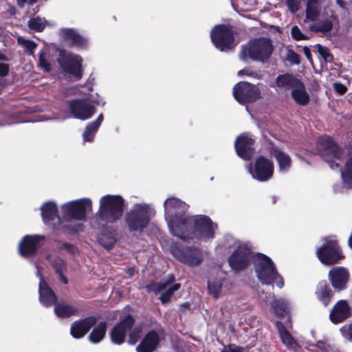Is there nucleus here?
Masks as SVG:
<instances>
[{
	"instance_id": "22",
	"label": "nucleus",
	"mask_w": 352,
	"mask_h": 352,
	"mask_svg": "<svg viewBox=\"0 0 352 352\" xmlns=\"http://www.w3.org/2000/svg\"><path fill=\"white\" fill-rule=\"evenodd\" d=\"M38 293L39 300L43 306L49 307L56 304L57 296L42 277L39 281Z\"/></svg>"
},
{
	"instance_id": "30",
	"label": "nucleus",
	"mask_w": 352,
	"mask_h": 352,
	"mask_svg": "<svg viewBox=\"0 0 352 352\" xmlns=\"http://www.w3.org/2000/svg\"><path fill=\"white\" fill-rule=\"evenodd\" d=\"M291 94L296 103L300 106L305 107L307 105L310 101L309 95L306 91L305 86L302 81L301 84H299L293 89Z\"/></svg>"
},
{
	"instance_id": "60",
	"label": "nucleus",
	"mask_w": 352,
	"mask_h": 352,
	"mask_svg": "<svg viewBox=\"0 0 352 352\" xmlns=\"http://www.w3.org/2000/svg\"><path fill=\"white\" fill-rule=\"evenodd\" d=\"M275 281H276V285L279 288L281 289L284 287V285H285L284 279H283V276L281 275H280L278 273V275L275 276Z\"/></svg>"
},
{
	"instance_id": "63",
	"label": "nucleus",
	"mask_w": 352,
	"mask_h": 352,
	"mask_svg": "<svg viewBox=\"0 0 352 352\" xmlns=\"http://www.w3.org/2000/svg\"><path fill=\"white\" fill-rule=\"evenodd\" d=\"M9 85V83L7 82L5 79H0V94L2 93L3 89Z\"/></svg>"
},
{
	"instance_id": "17",
	"label": "nucleus",
	"mask_w": 352,
	"mask_h": 352,
	"mask_svg": "<svg viewBox=\"0 0 352 352\" xmlns=\"http://www.w3.org/2000/svg\"><path fill=\"white\" fill-rule=\"evenodd\" d=\"M317 146L324 159L329 157L340 160L343 154L342 148L328 135L320 137L318 140Z\"/></svg>"
},
{
	"instance_id": "43",
	"label": "nucleus",
	"mask_w": 352,
	"mask_h": 352,
	"mask_svg": "<svg viewBox=\"0 0 352 352\" xmlns=\"http://www.w3.org/2000/svg\"><path fill=\"white\" fill-rule=\"evenodd\" d=\"M28 27L35 32H41L45 28V24L40 17L32 18L28 21Z\"/></svg>"
},
{
	"instance_id": "33",
	"label": "nucleus",
	"mask_w": 352,
	"mask_h": 352,
	"mask_svg": "<svg viewBox=\"0 0 352 352\" xmlns=\"http://www.w3.org/2000/svg\"><path fill=\"white\" fill-rule=\"evenodd\" d=\"M275 325L279 333L280 340L285 346L291 347L294 344H296L294 338L281 321H276Z\"/></svg>"
},
{
	"instance_id": "14",
	"label": "nucleus",
	"mask_w": 352,
	"mask_h": 352,
	"mask_svg": "<svg viewBox=\"0 0 352 352\" xmlns=\"http://www.w3.org/2000/svg\"><path fill=\"white\" fill-rule=\"evenodd\" d=\"M91 200L82 198L67 202L62 206L63 217L65 219L84 220L86 217L87 207L91 206Z\"/></svg>"
},
{
	"instance_id": "44",
	"label": "nucleus",
	"mask_w": 352,
	"mask_h": 352,
	"mask_svg": "<svg viewBox=\"0 0 352 352\" xmlns=\"http://www.w3.org/2000/svg\"><path fill=\"white\" fill-rule=\"evenodd\" d=\"M54 241L56 243L57 249L60 251L63 249H65L67 252H68L71 254H74V253L77 251L76 247L68 242H61L58 239H54Z\"/></svg>"
},
{
	"instance_id": "15",
	"label": "nucleus",
	"mask_w": 352,
	"mask_h": 352,
	"mask_svg": "<svg viewBox=\"0 0 352 352\" xmlns=\"http://www.w3.org/2000/svg\"><path fill=\"white\" fill-rule=\"evenodd\" d=\"M67 105L71 116L81 120L89 119L96 112V107L87 98L68 100Z\"/></svg>"
},
{
	"instance_id": "61",
	"label": "nucleus",
	"mask_w": 352,
	"mask_h": 352,
	"mask_svg": "<svg viewBox=\"0 0 352 352\" xmlns=\"http://www.w3.org/2000/svg\"><path fill=\"white\" fill-rule=\"evenodd\" d=\"M168 285V282H161L157 283V289H156L157 292L160 293V292L163 291L166 288V287Z\"/></svg>"
},
{
	"instance_id": "62",
	"label": "nucleus",
	"mask_w": 352,
	"mask_h": 352,
	"mask_svg": "<svg viewBox=\"0 0 352 352\" xmlns=\"http://www.w3.org/2000/svg\"><path fill=\"white\" fill-rule=\"evenodd\" d=\"M103 119H104L103 114L100 113L98 116V117L97 118V119L95 121L92 122V123L99 128L103 121Z\"/></svg>"
},
{
	"instance_id": "9",
	"label": "nucleus",
	"mask_w": 352,
	"mask_h": 352,
	"mask_svg": "<svg viewBox=\"0 0 352 352\" xmlns=\"http://www.w3.org/2000/svg\"><path fill=\"white\" fill-rule=\"evenodd\" d=\"M253 252L245 245H239L228 258V263L232 271L239 273L245 270L253 262Z\"/></svg>"
},
{
	"instance_id": "40",
	"label": "nucleus",
	"mask_w": 352,
	"mask_h": 352,
	"mask_svg": "<svg viewBox=\"0 0 352 352\" xmlns=\"http://www.w3.org/2000/svg\"><path fill=\"white\" fill-rule=\"evenodd\" d=\"M181 287L179 283H174L173 285L168 287V289L162 294L159 299L162 304H166L170 302L174 292L177 291Z\"/></svg>"
},
{
	"instance_id": "12",
	"label": "nucleus",
	"mask_w": 352,
	"mask_h": 352,
	"mask_svg": "<svg viewBox=\"0 0 352 352\" xmlns=\"http://www.w3.org/2000/svg\"><path fill=\"white\" fill-rule=\"evenodd\" d=\"M60 67L75 80H79L82 76V58L78 54L60 52L57 59Z\"/></svg>"
},
{
	"instance_id": "46",
	"label": "nucleus",
	"mask_w": 352,
	"mask_h": 352,
	"mask_svg": "<svg viewBox=\"0 0 352 352\" xmlns=\"http://www.w3.org/2000/svg\"><path fill=\"white\" fill-rule=\"evenodd\" d=\"M38 66L47 72H50L52 70V66L47 61L46 54L43 50L39 52Z\"/></svg>"
},
{
	"instance_id": "18",
	"label": "nucleus",
	"mask_w": 352,
	"mask_h": 352,
	"mask_svg": "<svg viewBox=\"0 0 352 352\" xmlns=\"http://www.w3.org/2000/svg\"><path fill=\"white\" fill-rule=\"evenodd\" d=\"M45 240L43 235H25L19 242V253L24 258H28L35 255L39 242Z\"/></svg>"
},
{
	"instance_id": "56",
	"label": "nucleus",
	"mask_w": 352,
	"mask_h": 352,
	"mask_svg": "<svg viewBox=\"0 0 352 352\" xmlns=\"http://www.w3.org/2000/svg\"><path fill=\"white\" fill-rule=\"evenodd\" d=\"M333 87L334 89L340 95L344 94L347 91L346 87L344 85L340 82L334 83Z\"/></svg>"
},
{
	"instance_id": "11",
	"label": "nucleus",
	"mask_w": 352,
	"mask_h": 352,
	"mask_svg": "<svg viewBox=\"0 0 352 352\" xmlns=\"http://www.w3.org/2000/svg\"><path fill=\"white\" fill-rule=\"evenodd\" d=\"M164 207L165 214L170 217V230L174 235L178 219L181 220L182 218H188L190 216L187 214L189 206L177 198L170 197L164 201Z\"/></svg>"
},
{
	"instance_id": "52",
	"label": "nucleus",
	"mask_w": 352,
	"mask_h": 352,
	"mask_svg": "<svg viewBox=\"0 0 352 352\" xmlns=\"http://www.w3.org/2000/svg\"><path fill=\"white\" fill-rule=\"evenodd\" d=\"M287 60L295 65L300 63V56L293 50H289L287 53Z\"/></svg>"
},
{
	"instance_id": "2",
	"label": "nucleus",
	"mask_w": 352,
	"mask_h": 352,
	"mask_svg": "<svg viewBox=\"0 0 352 352\" xmlns=\"http://www.w3.org/2000/svg\"><path fill=\"white\" fill-rule=\"evenodd\" d=\"M124 207L125 201L121 195H106L100 199L98 218L107 223H116L122 218Z\"/></svg>"
},
{
	"instance_id": "47",
	"label": "nucleus",
	"mask_w": 352,
	"mask_h": 352,
	"mask_svg": "<svg viewBox=\"0 0 352 352\" xmlns=\"http://www.w3.org/2000/svg\"><path fill=\"white\" fill-rule=\"evenodd\" d=\"M273 309L276 316L283 318L286 313L287 307L283 302H277L273 305Z\"/></svg>"
},
{
	"instance_id": "55",
	"label": "nucleus",
	"mask_w": 352,
	"mask_h": 352,
	"mask_svg": "<svg viewBox=\"0 0 352 352\" xmlns=\"http://www.w3.org/2000/svg\"><path fill=\"white\" fill-rule=\"evenodd\" d=\"M239 76H252L255 77L257 76V74L255 72H253L250 67H245L243 69H241L238 72Z\"/></svg>"
},
{
	"instance_id": "16",
	"label": "nucleus",
	"mask_w": 352,
	"mask_h": 352,
	"mask_svg": "<svg viewBox=\"0 0 352 352\" xmlns=\"http://www.w3.org/2000/svg\"><path fill=\"white\" fill-rule=\"evenodd\" d=\"M135 319L131 314H127L120 322L117 323L112 329L110 338L116 344L120 345L125 341L127 332L131 330L135 324Z\"/></svg>"
},
{
	"instance_id": "21",
	"label": "nucleus",
	"mask_w": 352,
	"mask_h": 352,
	"mask_svg": "<svg viewBox=\"0 0 352 352\" xmlns=\"http://www.w3.org/2000/svg\"><path fill=\"white\" fill-rule=\"evenodd\" d=\"M98 318L90 316L83 319L76 320L71 325L70 333L76 339L83 338L97 323Z\"/></svg>"
},
{
	"instance_id": "59",
	"label": "nucleus",
	"mask_w": 352,
	"mask_h": 352,
	"mask_svg": "<svg viewBox=\"0 0 352 352\" xmlns=\"http://www.w3.org/2000/svg\"><path fill=\"white\" fill-rule=\"evenodd\" d=\"M330 166V167L332 168V169H335L336 168H338L340 166V164L339 163L335 162L334 160H337L336 158H329V157H326L324 159Z\"/></svg>"
},
{
	"instance_id": "64",
	"label": "nucleus",
	"mask_w": 352,
	"mask_h": 352,
	"mask_svg": "<svg viewBox=\"0 0 352 352\" xmlns=\"http://www.w3.org/2000/svg\"><path fill=\"white\" fill-rule=\"evenodd\" d=\"M303 52H304L305 56L307 58V59L311 60V52L310 49L308 47H304Z\"/></svg>"
},
{
	"instance_id": "5",
	"label": "nucleus",
	"mask_w": 352,
	"mask_h": 352,
	"mask_svg": "<svg viewBox=\"0 0 352 352\" xmlns=\"http://www.w3.org/2000/svg\"><path fill=\"white\" fill-rule=\"evenodd\" d=\"M253 264L256 277L262 285H272L278 275L272 260L267 255L257 252L253 256Z\"/></svg>"
},
{
	"instance_id": "7",
	"label": "nucleus",
	"mask_w": 352,
	"mask_h": 352,
	"mask_svg": "<svg viewBox=\"0 0 352 352\" xmlns=\"http://www.w3.org/2000/svg\"><path fill=\"white\" fill-rule=\"evenodd\" d=\"M236 32L230 25L219 24L215 25L210 32V38L214 45L223 52L234 47V35Z\"/></svg>"
},
{
	"instance_id": "38",
	"label": "nucleus",
	"mask_w": 352,
	"mask_h": 352,
	"mask_svg": "<svg viewBox=\"0 0 352 352\" xmlns=\"http://www.w3.org/2000/svg\"><path fill=\"white\" fill-rule=\"evenodd\" d=\"M222 280H216L212 281H208V293L216 299H217L219 297V294L221 291V288L223 286Z\"/></svg>"
},
{
	"instance_id": "26",
	"label": "nucleus",
	"mask_w": 352,
	"mask_h": 352,
	"mask_svg": "<svg viewBox=\"0 0 352 352\" xmlns=\"http://www.w3.org/2000/svg\"><path fill=\"white\" fill-rule=\"evenodd\" d=\"M269 153L275 157L280 170H287L289 168L292 160L287 153L283 152L273 144L269 147Z\"/></svg>"
},
{
	"instance_id": "8",
	"label": "nucleus",
	"mask_w": 352,
	"mask_h": 352,
	"mask_svg": "<svg viewBox=\"0 0 352 352\" xmlns=\"http://www.w3.org/2000/svg\"><path fill=\"white\" fill-rule=\"evenodd\" d=\"M170 251L177 260L191 267L197 266L202 261L201 253L196 247L183 246L175 243L170 245Z\"/></svg>"
},
{
	"instance_id": "23",
	"label": "nucleus",
	"mask_w": 352,
	"mask_h": 352,
	"mask_svg": "<svg viewBox=\"0 0 352 352\" xmlns=\"http://www.w3.org/2000/svg\"><path fill=\"white\" fill-rule=\"evenodd\" d=\"M160 343V338L155 330L149 331L136 347L137 352H153Z\"/></svg>"
},
{
	"instance_id": "37",
	"label": "nucleus",
	"mask_w": 352,
	"mask_h": 352,
	"mask_svg": "<svg viewBox=\"0 0 352 352\" xmlns=\"http://www.w3.org/2000/svg\"><path fill=\"white\" fill-rule=\"evenodd\" d=\"M98 241L106 250H111L116 244V239L113 233L102 232L98 239Z\"/></svg>"
},
{
	"instance_id": "6",
	"label": "nucleus",
	"mask_w": 352,
	"mask_h": 352,
	"mask_svg": "<svg viewBox=\"0 0 352 352\" xmlns=\"http://www.w3.org/2000/svg\"><path fill=\"white\" fill-rule=\"evenodd\" d=\"M323 244L316 250V256L321 263L333 265L344 258L341 247L337 239L331 236L323 239Z\"/></svg>"
},
{
	"instance_id": "49",
	"label": "nucleus",
	"mask_w": 352,
	"mask_h": 352,
	"mask_svg": "<svg viewBox=\"0 0 352 352\" xmlns=\"http://www.w3.org/2000/svg\"><path fill=\"white\" fill-rule=\"evenodd\" d=\"M340 331L343 337L352 342V322L342 327Z\"/></svg>"
},
{
	"instance_id": "1",
	"label": "nucleus",
	"mask_w": 352,
	"mask_h": 352,
	"mask_svg": "<svg viewBox=\"0 0 352 352\" xmlns=\"http://www.w3.org/2000/svg\"><path fill=\"white\" fill-rule=\"evenodd\" d=\"M178 220L174 235L183 241L194 239L206 241L214 237L217 224L206 215H190L188 218Z\"/></svg>"
},
{
	"instance_id": "51",
	"label": "nucleus",
	"mask_w": 352,
	"mask_h": 352,
	"mask_svg": "<svg viewBox=\"0 0 352 352\" xmlns=\"http://www.w3.org/2000/svg\"><path fill=\"white\" fill-rule=\"evenodd\" d=\"M318 52L326 61L328 60L329 58H333V55L330 53L329 50L320 44L318 45Z\"/></svg>"
},
{
	"instance_id": "25",
	"label": "nucleus",
	"mask_w": 352,
	"mask_h": 352,
	"mask_svg": "<svg viewBox=\"0 0 352 352\" xmlns=\"http://www.w3.org/2000/svg\"><path fill=\"white\" fill-rule=\"evenodd\" d=\"M63 39L69 42V46L85 49L87 46V40L72 28H65L60 32Z\"/></svg>"
},
{
	"instance_id": "42",
	"label": "nucleus",
	"mask_w": 352,
	"mask_h": 352,
	"mask_svg": "<svg viewBox=\"0 0 352 352\" xmlns=\"http://www.w3.org/2000/svg\"><path fill=\"white\" fill-rule=\"evenodd\" d=\"M333 24L329 20L322 21L317 25H313L311 27V30L316 32L327 33L332 30Z\"/></svg>"
},
{
	"instance_id": "28",
	"label": "nucleus",
	"mask_w": 352,
	"mask_h": 352,
	"mask_svg": "<svg viewBox=\"0 0 352 352\" xmlns=\"http://www.w3.org/2000/svg\"><path fill=\"white\" fill-rule=\"evenodd\" d=\"M41 216L45 224H50L56 218L60 220L58 215V208L53 201H48L44 204L41 208Z\"/></svg>"
},
{
	"instance_id": "20",
	"label": "nucleus",
	"mask_w": 352,
	"mask_h": 352,
	"mask_svg": "<svg viewBox=\"0 0 352 352\" xmlns=\"http://www.w3.org/2000/svg\"><path fill=\"white\" fill-rule=\"evenodd\" d=\"M352 316V309L346 300H338L329 314L331 322L335 324L343 322Z\"/></svg>"
},
{
	"instance_id": "39",
	"label": "nucleus",
	"mask_w": 352,
	"mask_h": 352,
	"mask_svg": "<svg viewBox=\"0 0 352 352\" xmlns=\"http://www.w3.org/2000/svg\"><path fill=\"white\" fill-rule=\"evenodd\" d=\"M60 229L64 234H75L80 232H82L84 226L82 223H67L63 224L60 226Z\"/></svg>"
},
{
	"instance_id": "32",
	"label": "nucleus",
	"mask_w": 352,
	"mask_h": 352,
	"mask_svg": "<svg viewBox=\"0 0 352 352\" xmlns=\"http://www.w3.org/2000/svg\"><path fill=\"white\" fill-rule=\"evenodd\" d=\"M107 322L105 321L100 322L95 326L90 334L89 335V340L93 344H97L101 342L105 337L107 333Z\"/></svg>"
},
{
	"instance_id": "35",
	"label": "nucleus",
	"mask_w": 352,
	"mask_h": 352,
	"mask_svg": "<svg viewBox=\"0 0 352 352\" xmlns=\"http://www.w3.org/2000/svg\"><path fill=\"white\" fill-rule=\"evenodd\" d=\"M344 184L348 188H352V155L346 160L344 170H341Z\"/></svg>"
},
{
	"instance_id": "41",
	"label": "nucleus",
	"mask_w": 352,
	"mask_h": 352,
	"mask_svg": "<svg viewBox=\"0 0 352 352\" xmlns=\"http://www.w3.org/2000/svg\"><path fill=\"white\" fill-rule=\"evenodd\" d=\"M98 129L99 128L92 122L89 123L85 127L82 134L84 140L85 142H92Z\"/></svg>"
},
{
	"instance_id": "24",
	"label": "nucleus",
	"mask_w": 352,
	"mask_h": 352,
	"mask_svg": "<svg viewBox=\"0 0 352 352\" xmlns=\"http://www.w3.org/2000/svg\"><path fill=\"white\" fill-rule=\"evenodd\" d=\"M349 276L348 271L342 267H336L329 272L331 285L336 291H341L346 288Z\"/></svg>"
},
{
	"instance_id": "3",
	"label": "nucleus",
	"mask_w": 352,
	"mask_h": 352,
	"mask_svg": "<svg viewBox=\"0 0 352 352\" xmlns=\"http://www.w3.org/2000/svg\"><path fill=\"white\" fill-rule=\"evenodd\" d=\"M274 51L272 41L268 38L260 37L248 41L243 46L241 58L243 60L250 58L263 63H267Z\"/></svg>"
},
{
	"instance_id": "57",
	"label": "nucleus",
	"mask_w": 352,
	"mask_h": 352,
	"mask_svg": "<svg viewBox=\"0 0 352 352\" xmlns=\"http://www.w3.org/2000/svg\"><path fill=\"white\" fill-rule=\"evenodd\" d=\"M10 71L9 65L7 63H0V78L8 76Z\"/></svg>"
},
{
	"instance_id": "34",
	"label": "nucleus",
	"mask_w": 352,
	"mask_h": 352,
	"mask_svg": "<svg viewBox=\"0 0 352 352\" xmlns=\"http://www.w3.org/2000/svg\"><path fill=\"white\" fill-rule=\"evenodd\" d=\"M46 260L49 261L51 267L54 270L56 274L65 273L67 272V265L65 261L58 256L52 257V255L48 254L45 257Z\"/></svg>"
},
{
	"instance_id": "27",
	"label": "nucleus",
	"mask_w": 352,
	"mask_h": 352,
	"mask_svg": "<svg viewBox=\"0 0 352 352\" xmlns=\"http://www.w3.org/2000/svg\"><path fill=\"white\" fill-rule=\"evenodd\" d=\"M316 295L324 307H327L333 296V292L326 280L321 281L317 285Z\"/></svg>"
},
{
	"instance_id": "45",
	"label": "nucleus",
	"mask_w": 352,
	"mask_h": 352,
	"mask_svg": "<svg viewBox=\"0 0 352 352\" xmlns=\"http://www.w3.org/2000/svg\"><path fill=\"white\" fill-rule=\"evenodd\" d=\"M142 329L139 327L133 328L129 334L128 343L131 345L136 344L141 337Z\"/></svg>"
},
{
	"instance_id": "31",
	"label": "nucleus",
	"mask_w": 352,
	"mask_h": 352,
	"mask_svg": "<svg viewBox=\"0 0 352 352\" xmlns=\"http://www.w3.org/2000/svg\"><path fill=\"white\" fill-rule=\"evenodd\" d=\"M54 313L59 318H68L77 315L78 309L65 302H56L54 305Z\"/></svg>"
},
{
	"instance_id": "19",
	"label": "nucleus",
	"mask_w": 352,
	"mask_h": 352,
	"mask_svg": "<svg viewBox=\"0 0 352 352\" xmlns=\"http://www.w3.org/2000/svg\"><path fill=\"white\" fill-rule=\"evenodd\" d=\"M254 140L247 135H239L234 142L237 155L244 160H250L254 152Z\"/></svg>"
},
{
	"instance_id": "29",
	"label": "nucleus",
	"mask_w": 352,
	"mask_h": 352,
	"mask_svg": "<svg viewBox=\"0 0 352 352\" xmlns=\"http://www.w3.org/2000/svg\"><path fill=\"white\" fill-rule=\"evenodd\" d=\"M275 83L278 87L294 89L299 84H301V80L293 74L286 73L278 75L276 78Z\"/></svg>"
},
{
	"instance_id": "54",
	"label": "nucleus",
	"mask_w": 352,
	"mask_h": 352,
	"mask_svg": "<svg viewBox=\"0 0 352 352\" xmlns=\"http://www.w3.org/2000/svg\"><path fill=\"white\" fill-rule=\"evenodd\" d=\"M286 4L292 12H296L299 10L300 2L298 0H286Z\"/></svg>"
},
{
	"instance_id": "48",
	"label": "nucleus",
	"mask_w": 352,
	"mask_h": 352,
	"mask_svg": "<svg viewBox=\"0 0 352 352\" xmlns=\"http://www.w3.org/2000/svg\"><path fill=\"white\" fill-rule=\"evenodd\" d=\"M291 34L292 37L296 41L309 39V37L302 34L300 28L297 25H294L292 28Z\"/></svg>"
},
{
	"instance_id": "13",
	"label": "nucleus",
	"mask_w": 352,
	"mask_h": 352,
	"mask_svg": "<svg viewBox=\"0 0 352 352\" xmlns=\"http://www.w3.org/2000/svg\"><path fill=\"white\" fill-rule=\"evenodd\" d=\"M274 166L272 160L265 156H258L254 164L248 166L249 173L252 177L258 182H267L270 179L274 174Z\"/></svg>"
},
{
	"instance_id": "4",
	"label": "nucleus",
	"mask_w": 352,
	"mask_h": 352,
	"mask_svg": "<svg viewBox=\"0 0 352 352\" xmlns=\"http://www.w3.org/2000/svg\"><path fill=\"white\" fill-rule=\"evenodd\" d=\"M151 221L149 206L146 204H135L124 216V223L129 232H142Z\"/></svg>"
},
{
	"instance_id": "58",
	"label": "nucleus",
	"mask_w": 352,
	"mask_h": 352,
	"mask_svg": "<svg viewBox=\"0 0 352 352\" xmlns=\"http://www.w3.org/2000/svg\"><path fill=\"white\" fill-rule=\"evenodd\" d=\"M145 287L149 292H153L155 294H158L156 290L157 289V283L154 280L146 285Z\"/></svg>"
},
{
	"instance_id": "10",
	"label": "nucleus",
	"mask_w": 352,
	"mask_h": 352,
	"mask_svg": "<svg viewBox=\"0 0 352 352\" xmlns=\"http://www.w3.org/2000/svg\"><path fill=\"white\" fill-rule=\"evenodd\" d=\"M234 99L242 105L256 102L261 98L258 87L246 81H241L233 87Z\"/></svg>"
},
{
	"instance_id": "36",
	"label": "nucleus",
	"mask_w": 352,
	"mask_h": 352,
	"mask_svg": "<svg viewBox=\"0 0 352 352\" xmlns=\"http://www.w3.org/2000/svg\"><path fill=\"white\" fill-rule=\"evenodd\" d=\"M316 0H307L306 3V17L307 19L315 21L319 15Z\"/></svg>"
},
{
	"instance_id": "50",
	"label": "nucleus",
	"mask_w": 352,
	"mask_h": 352,
	"mask_svg": "<svg viewBox=\"0 0 352 352\" xmlns=\"http://www.w3.org/2000/svg\"><path fill=\"white\" fill-rule=\"evenodd\" d=\"M23 45L29 55H34V50L37 47V44L32 40H23Z\"/></svg>"
},
{
	"instance_id": "53",
	"label": "nucleus",
	"mask_w": 352,
	"mask_h": 352,
	"mask_svg": "<svg viewBox=\"0 0 352 352\" xmlns=\"http://www.w3.org/2000/svg\"><path fill=\"white\" fill-rule=\"evenodd\" d=\"M221 352H245L244 348L234 344H228Z\"/></svg>"
}]
</instances>
